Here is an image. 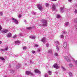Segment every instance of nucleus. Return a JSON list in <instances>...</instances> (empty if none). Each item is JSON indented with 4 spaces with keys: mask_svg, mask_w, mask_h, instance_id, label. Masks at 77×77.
Returning <instances> with one entry per match:
<instances>
[{
    "mask_svg": "<svg viewBox=\"0 0 77 77\" xmlns=\"http://www.w3.org/2000/svg\"><path fill=\"white\" fill-rule=\"evenodd\" d=\"M24 22H25V23H26V20H25Z\"/></svg>",
    "mask_w": 77,
    "mask_h": 77,
    "instance_id": "nucleus-56",
    "label": "nucleus"
},
{
    "mask_svg": "<svg viewBox=\"0 0 77 77\" xmlns=\"http://www.w3.org/2000/svg\"><path fill=\"white\" fill-rule=\"evenodd\" d=\"M11 36H12V34H11V33L9 32L7 35V38H10V37H11Z\"/></svg>",
    "mask_w": 77,
    "mask_h": 77,
    "instance_id": "nucleus-17",
    "label": "nucleus"
},
{
    "mask_svg": "<svg viewBox=\"0 0 77 77\" xmlns=\"http://www.w3.org/2000/svg\"><path fill=\"white\" fill-rule=\"evenodd\" d=\"M8 50V47L7 46H6L5 47V49H1V51H7Z\"/></svg>",
    "mask_w": 77,
    "mask_h": 77,
    "instance_id": "nucleus-6",
    "label": "nucleus"
},
{
    "mask_svg": "<svg viewBox=\"0 0 77 77\" xmlns=\"http://www.w3.org/2000/svg\"><path fill=\"white\" fill-rule=\"evenodd\" d=\"M20 66H21V64L18 63L17 64V65L16 66V68L17 69H19V68H20Z\"/></svg>",
    "mask_w": 77,
    "mask_h": 77,
    "instance_id": "nucleus-15",
    "label": "nucleus"
},
{
    "mask_svg": "<svg viewBox=\"0 0 77 77\" xmlns=\"http://www.w3.org/2000/svg\"><path fill=\"white\" fill-rule=\"evenodd\" d=\"M41 51V48H38L37 51L38 52H39V51Z\"/></svg>",
    "mask_w": 77,
    "mask_h": 77,
    "instance_id": "nucleus-28",
    "label": "nucleus"
},
{
    "mask_svg": "<svg viewBox=\"0 0 77 77\" xmlns=\"http://www.w3.org/2000/svg\"><path fill=\"white\" fill-rule=\"evenodd\" d=\"M66 11L67 12H68V10L67 9H66Z\"/></svg>",
    "mask_w": 77,
    "mask_h": 77,
    "instance_id": "nucleus-50",
    "label": "nucleus"
},
{
    "mask_svg": "<svg viewBox=\"0 0 77 77\" xmlns=\"http://www.w3.org/2000/svg\"><path fill=\"white\" fill-rule=\"evenodd\" d=\"M17 36V35H14L13 36V38H14V39H15V38H16Z\"/></svg>",
    "mask_w": 77,
    "mask_h": 77,
    "instance_id": "nucleus-25",
    "label": "nucleus"
},
{
    "mask_svg": "<svg viewBox=\"0 0 77 77\" xmlns=\"http://www.w3.org/2000/svg\"><path fill=\"white\" fill-rule=\"evenodd\" d=\"M8 31H9L8 29H4L2 30V32L3 33H6L8 32Z\"/></svg>",
    "mask_w": 77,
    "mask_h": 77,
    "instance_id": "nucleus-9",
    "label": "nucleus"
},
{
    "mask_svg": "<svg viewBox=\"0 0 77 77\" xmlns=\"http://www.w3.org/2000/svg\"><path fill=\"white\" fill-rule=\"evenodd\" d=\"M26 47H24L23 48V50H26Z\"/></svg>",
    "mask_w": 77,
    "mask_h": 77,
    "instance_id": "nucleus-45",
    "label": "nucleus"
},
{
    "mask_svg": "<svg viewBox=\"0 0 77 77\" xmlns=\"http://www.w3.org/2000/svg\"><path fill=\"white\" fill-rule=\"evenodd\" d=\"M63 33L65 34H66V32L65 31H64V32H63Z\"/></svg>",
    "mask_w": 77,
    "mask_h": 77,
    "instance_id": "nucleus-43",
    "label": "nucleus"
},
{
    "mask_svg": "<svg viewBox=\"0 0 77 77\" xmlns=\"http://www.w3.org/2000/svg\"><path fill=\"white\" fill-rule=\"evenodd\" d=\"M57 18H60V16L59 14L57 15Z\"/></svg>",
    "mask_w": 77,
    "mask_h": 77,
    "instance_id": "nucleus-27",
    "label": "nucleus"
},
{
    "mask_svg": "<svg viewBox=\"0 0 77 77\" xmlns=\"http://www.w3.org/2000/svg\"><path fill=\"white\" fill-rule=\"evenodd\" d=\"M60 37L61 38H63V35H60Z\"/></svg>",
    "mask_w": 77,
    "mask_h": 77,
    "instance_id": "nucleus-34",
    "label": "nucleus"
},
{
    "mask_svg": "<svg viewBox=\"0 0 77 77\" xmlns=\"http://www.w3.org/2000/svg\"><path fill=\"white\" fill-rule=\"evenodd\" d=\"M45 77H48V75H47V74H45Z\"/></svg>",
    "mask_w": 77,
    "mask_h": 77,
    "instance_id": "nucleus-48",
    "label": "nucleus"
},
{
    "mask_svg": "<svg viewBox=\"0 0 77 77\" xmlns=\"http://www.w3.org/2000/svg\"><path fill=\"white\" fill-rule=\"evenodd\" d=\"M32 14L33 15H36V13L35 12L33 11L32 12Z\"/></svg>",
    "mask_w": 77,
    "mask_h": 77,
    "instance_id": "nucleus-36",
    "label": "nucleus"
},
{
    "mask_svg": "<svg viewBox=\"0 0 77 77\" xmlns=\"http://www.w3.org/2000/svg\"><path fill=\"white\" fill-rule=\"evenodd\" d=\"M69 1V2H71V1H72V0H68Z\"/></svg>",
    "mask_w": 77,
    "mask_h": 77,
    "instance_id": "nucleus-53",
    "label": "nucleus"
},
{
    "mask_svg": "<svg viewBox=\"0 0 77 77\" xmlns=\"http://www.w3.org/2000/svg\"><path fill=\"white\" fill-rule=\"evenodd\" d=\"M37 7L39 9V10H40V11H42V6H41V5H37Z\"/></svg>",
    "mask_w": 77,
    "mask_h": 77,
    "instance_id": "nucleus-7",
    "label": "nucleus"
},
{
    "mask_svg": "<svg viewBox=\"0 0 77 77\" xmlns=\"http://www.w3.org/2000/svg\"><path fill=\"white\" fill-rule=\"evenodd\" d=\"M25 73L26 75H29L30 74L31 75H33V74L31 72L29 71H26L25 72Z\"/></svg>",
    "mask_w": 77,
    "mask_h": 77,
    "instance_id": "nucleus-4",
    "label": "nucleus"
},
{
    "mask_svg": "<svg viewBox=\"0 0 77 77\" xmlns=\"http://www.w3.org/2000/svg\"><path fill=\"white\" fill-rule=\"evenodd\" d=\"M0 14L1 16H2L3 15V13L2 12H0Z\"/></svg>",
    "mask_w": 77,
    "mask_h": 77,
    "instance_id": "nucleus-44",
    "label": "nucleus"
},
{
    "mask_svg": "<svg viewBox=\"0 0 77 77\" xmlns=\"http://www.w3.org/2000/svg\"><path fill=\"white\" fill-rule=\"evenodd\" d=\"M12 20H13V21L14 23L16 24H18V21L17 20L15 19V18L13 17L12 18Z\"/></svg>",
    "mask_w": 77,
    "mask_h": 77,
    "instance_id": "nucleus-2",
    "label": "nucleus"
},
{
    "mask_svg": "<svg viewBox=\"0 0 77 77\" xmlns=\"http://www.w3.org/2000/svg\"><path fill=\"white\" fill-rule=\"evenodd\" d=\"M45 38L44 37L42 39L41 41L42 42H43L44 44H45Z\"/></svg>",
    "mask_w": 77,
    "mask_h": 77,
    "instance_id": "nucleus-14",
    "label": "nucleus"
},
{
    "mask_svg": "<svg viewBox=\"0 0 77 77\" xmlns=\"http://www.w3.org/2000/svg\"><path fill=\"white\" fill-rule=\"evenodd\" d=\"M32 53L33 54H35V51H32Z\"/></svg>",
    "mask_w": 77,
    "mask_h": 77,
    "instance_id": "nucleus-38",
    "label": "nucleus"
},
{
    "mask_svg": "<svg viewBox=\"0 0 77 77\" xmlns=\"http://www.w3.org/2000/svg\"><path fill=\"white\" fill-rule=\"evenodd\" d=\"M63 46L65 48H66L67 47H68V44H67V42H64L63 44Z\"/></svg>",
    "mask_w": 77,
    "mask_h": 77,
    "instance_id": "nucleus-5",
    "label": "nucleus"
},
{
    "mask_svg": "<svg viewBox=\"0 0 77 77\" xmlns=\"http://www.w3.org/2000/svg\"><path fill=\"white\" fill-rule=\"evenodd\" d=\"M45 6L47 8H49V6H50V4L48 3H46L45 4Z\"/></svg>",
    "mask_w": 77,
    "mask_h": 77,
    "instance_id": "nucleus-19",
    "label": "nucleus"
},
{
    "mask_svg": "<svg viewBox=\"0 0 77 77\" xmlns=\"http://www.w3.org/2000/svg\"><path fill=\"white\" fill-rule=\"evenodd\" d=\"M39 46V45H35L34 46V48H35V47H38V46Z\"/></svg>",
    "mask_w": 77,
    "mask_h": 77,
    "instance_id": "nucleus-29",
    "label": "nucleus"
},
{
    "mask_svg": "<svg viewBox=\"0 0 77 77\" xmlns=\"http://www.w3.org/2000/svg\"><path fill=\"white\" fill-rule=\"evenodd\" d=\"M62 69L63 71H65L66 69L63 67H62Z\"/></svg>",
    "mask_w": 77,
    "mask_h": 77,
    "instance_id": "nucleus-35",
    "label": "nucleus"
},
{
    "mask_svg": "<svg viewBox=\"0 0 77 77\" xmlns=\"http://www.w3.org/2000/svg\"><path fill=\"white\" fill-rule=\"evenodd\" d=\"M19 36H23V34L21 33H20L19 34Z\"/></svg>",
    "mask_w": 77,
    "mask_h": 77,
    "instance_id": "nucleus-32",
    "label": "nucleus"
},
{
    "mask_svg": "<svg viewBox=\"0 0 77 77\" xmlns=\"http://www.w3.org/2000/svg\"><path fill=\"white\" fill-rule=\"evenodd\" d=\"M56 43L57 45H59V42H56Z\"/></svg>",
    "mask_w": 77,
    "mask_h": 77,
    "instance_id": "nucleus-40",
    "label": "nucleus"
},
{
    "mask_svg": "<svg viewBox=\"0 0 77 77\" xmlns=\"http://www.w3.org/2000/svg\"><path fill=\"white\" fill-rule=\"evenodd\" d=\"M30 63H31V64H32V63H34V62H32V61H30Z\"/></svg>",
    "mask_w": 77,
    "mask_h": 77,
    "instance_id": "nucleus-42",
    "label": "nucleus"
},
{
    "mask_svg": "<svg viewBox=\"0 0 77 77\" xmlns=\"http://www.w3.org/2000/svg\"><path fill=\"white\" fill-rule=\"evenodd\" d=\"M63 9H64V8H63L62 7H61L60 8V11L61 12L63 13V12H64V11H63Z\"/></svg>",
    "mask_w": 77,
    "mask_h": 77,
    "instance_id": "nucleus-18",
    "label": "nucleus"
},
{
    "mask_svg": "<svg viewBox=\"0 0 77 77\" xmlns=\"http://www.w3.org/2000/svg\"><path fill=\"white\" fill-rule=\"evenodd\" d=\"M52 5V9L53 11H56V5L54 4H51Z\"/></svg>",
    "mask_w": 77,
    "mask_h": 77,
    "instance_id": "nucleus-3",
    "label": "nucleus"
},
{
    "mask_svg": "<svg viewBox=\"0 0 77 77\" xmlns=\"http://www.w3.org/2000/svg\"><path fill=\"white\" fill-rule=\"evenodd\" d=\"M2 26H1V25H0V31H1L2 29Z\"/></svg>",
    "mask_w": 77,
    "mask_h": 77,
    "instance_id": "nucleus-47",
    "label": "nucleus"
},
{
    "mask_svg": "<svg viewBox=\"0 0 77 77\" xmlns=\"http://www.w3.org/2000/svg\"><path fill=\"white\" fill-rule=\"evenodd\" d=\"M48 53H52V51H51V50H49L48 51Z\"/></svg>",
    "mask_w": 77,
    "mask_h": 77,
    "instance_id": "nucleus-33",
    "label": "nucleus"
},
{
    "mask_svg": "<svg viewBox=\"0 0 77 77\" xmlns=\"http://www.w3.org/2000/svg\"><path fill=\"white\" fill-rule=\"evenodd\" d=\"M42 21L43 23L42 26H47V21L45 20H42Z\"/></svg>",
    "mask_w": 77,
    "mask_h": 77,
    "instance_id": "nucleus-1",
    "label": "nucleus"
},
{
    "mask_svg": "<svg viewBox=\"0 0 77 77\" xmlns=\"http://www.w3.org/2000/svg\"><path fill=\"white\" fill-rule=\"evenodd\" d=\"M27 29L28 30H31L32 29V28L31 27H28L27 28Z\"/></svg>",
    "mask_w": 77,
    "mask_h": 77,
    "instance_id": "nucleus-30",
    "label": "nucleus"
},
{
    "mask_svg": "<svg viewBox=\"0 0 77 77\" xmlns=\"http://www.w3.org/2000/svg\"><path fill=\"white\" fill-rule=\"evenodd\" d=\"M4 77H7V76H5Z\"/></svg>",
    "mask_w": 77,
    "mask_h": 77,
    "instance_id": "nucleus-58",
    "label": "nucleus"
},
{
    "mask_svg": "<svg viewBox=\"0 0 77 77\" xmlns=\"http://www.w3.org/2000/svg\"><path fill=\"white\" fill-rule=\"evenodd\" d=\"M75 6L77 8V4L75 5Z\"/></svg>",
    "mask_w": 77,
    "mask_h": 77,
    "instance_id": "nucleus-55",
    "label": "nucleus"
},
{
    "mask_svg": "<svg viewBox=\"0 0 77 77\" xmlns=\"http://www.w3.org/2000/svg\"><path fill=\"white\" fill-rule=\"evenodd\" d=\"M55 56H58V54L57 53H55Z\"/></svg>",
    "mask_w": 77,
    "mask_h": 77,
    "instance_id": "nucleus-39",
    "label": "nucleus"
},
{
    "mask_svg": "<svg viewBox=\"0 0 77 77\" xmlns=\"http://www.w3.org/2000/svg\"><path fill=\"white\" fill-rule=\"evenodd\" d=\"M69 23L68 22H66L64 23V26L65 27H68L69 26Z\"/></svg>",
    "mask_w": 77,
    "mask_h": 77,
    "instance_id": "nucleus-10",
    "label": "nucleus"
},
{
    "mask_svg": "<svg viewBox=\"0 0 77 77\" xmlns=\"http://www.w3.org/2000/svg\"><path fill=\"white\" fill-rule=\"evenodd\" d=\"M10 72H11V73H12V74H13L14 72V71L13 69H11L10 70Z\"/></svg>",
    "mask_w": 77,
    "mask_h": 77,
    "instance_id": "nucleus-22",
    "label": "nucleus"
},
{
    "mask_svg": "<svg viewBox=\"0 0 77 77\" xmlns=\"http://www.w3.org/2000/svg\"><path fill=\"white\" fill-rule=\"evenodd\" d=\"M72 60H73L74 61V58H72Z\"/></svg>",
    "mask_w": 77,
    "mask_h": 77,
    "instance_id": "nucleus-54",
    "label": "nucleus"
},
{
    "mask_svg": "<svg viewBox=\"0 0 77 77\" xmlns=\"http://www.w3.org/2000/svg\"><path fill=\"white\" fill-rule=\"evenodd\" d=\"M35 38H36L35 36H30L29 37V38H30V39H35Z\"/></svg>",
    "mask_w": 77,
    "mask_h": 77,
    "instance_id": "nucleus-13",
    "label": "nucleus"
},
{
    "mask_svg": "<svg viewBox=\"0 0 77 77\" xmlns=\"http://www.w3.org/2000/svg\"><path fill=\"white\" fill-rule=\"evenodd\" d=\"M55 74H58V72L56 71L55 72Z\"/></svg>",
    "mask_w": 77,
    "mask_h": 77,
    "instance_id": "nucleus-49",
    "label": "nucleus"
},
{
    "mask_svg": "<svg viewBox=\"0 0 77 77\" xmlns=\"http://www.w3.org/2000/svg\"><path fill=\"white\" fill-rule=\"evenodd\" d=\"M35 71L36 73H38V74H41V72L39 71V70L35 69Z\"/></svg>",
    "mask_w": 77,
    "mask_h": 77,
    "instance_id": "nucleus-16",
    "label": "nucleus"
},
{
    "mask_svg": "<svg viewBox=\"0 0 77 77\" xmlns=\"http://www.w3.org/2000/svg\"><path fill=\"white\" fill-rule=\"evenodd\" d=\"M56 48L57 52H58V51H59V47H58V46L57 45L56 46Z\"/></svg>",
    "mask_w": 77,
    "mask_h": 77,
    "instance_id": "nucleus-20",
    "label": "nucleus"
},
{
    "mask_svg": "<svg viewBox=\"0 0 77 77\" xmlns=\"http://www.w3.org/2000/svg\"><path fill=\"white\" fill-rule=\"evenodd\" d=\"M69 66L70 68H72V64L71 63H70L69 64Z\"/></svg>",
    "mask_w": 77,
    "mask_h": 77,
    "instance_id": "nucleus-23",
    "label": "nucleus"
},
{
    "mask_svg": "<svg viewBox=\"0 0 77 77\" xmlns=\"http://www.w3.org/2000/svg\"><path fill=\"white\" fill-rule=\"evenodd\" d=\"M46 45L47 47H49V45L48 44V43H47L46 44Z\"/></svg>",
    "mask_w": 77,
    "mask_h": 77,
    "instance_id": "nucleus-41",
    "label": "nucleus"
},
{
    "mask_svg": "<svg viewBox=\"0 0 77 77\" xmlns=\"http://www.w3.org/2000/svg\"><path fill=\"white\" fill-rule=\"evenodd\" d=\"M51 71H48V73L49 75H51Z\"/></svg>",
    "mask_w": 77,
    "mask_h": 77,
    "instance_id": "nucleus-24",
    "label": "nucleus"
},
{
    "mask_svg": "<svg viewBox=\"0 0 77 77\" xmlns=\"http://www.w3.org/2000/svg\"><path fill=\"white\" fill-rule=\"evenodd\" d=\"M9 68H11V64H10L9 65Z\"/></svg>",
    "mask_w": 77,
    "mask_h": 77,
    "instance_id": "nucleus-51",
    "label": "nucleus"
},
{
    "mask_svg": "<svg viewBox=\"0 0 77 77\" xmlns=\"http://www.w3.org/2000/svg\"><path fill=\"white\" fill-rule=\"evenodd\" d=\"M53 66L54 68H56V69H57V68H58V66L56 63L54 64L53 65Z\"/></svg>",
    "mask_w": 77,
    "mask_h": 77,
    "instance_id": "nucleus-11",
    "label": "nucleus"
},
{
    "mask_svg": "<svg viewBox=\"0 0 77 77\" xmlns=\"http://www.w3.org/2000/svg\"><path fill=\"white\" fill-rule=\"evenodd\" d=\"M51 0V1H57V0Z\"/></svg>",
    "mask_w": 77,
    "mask_h": 77,
    "instance_id": "nucleus-52",
    "label": "nucleus"
},
{
    "mask_svg": "<svg viewBox=\"0 0 77 77\" xmlns=\"http://www.w3.org/2000/svg\"><path fill=\"white\" fill-rule=\"evenodd\" d=\"M21 15L20 14L19 15L18 17L21 18Z\"/></svg>",
    "mask_w": 77,
    "mask_h": 77,
    "instance_id": "nucleus-46",
    "label": "nucleus"
},
{
    "mask_svg": "<svg viewBox=\"0 0 77 77\" xmlns=\"http://www.w3.org/2000/svg\"><path fill=\"white\" fill-rule=\"evenodd\" d=\"M0 59L3 60V62H5V58H3L2 57H0Z\"/></svg>",
    "mask_w": 77,
    "mask_h": 77,
    "instance_id": "nucleus-21",
    "label": "nucleus"
},
{
    "mask_svg": "<svg viewBox=\"0 0 77 77\" xmlns=\"http://www.w3.org/2000/svg\"><path fill=\"white\" fill-rule=\"evenodd\" d=\"M73 21L74 23H77V19H74Z\"/></svg>",
    "mask_w": 77,
    "mask_h": 77,
    "instance_id": "nucleus-31",
    "label": "nucleus"
},
{
    "mask_svg": "<svg viewBox=\"0 0 77 77\" xmlns=\"http://www.w3.org/2000/svg\"><path fill=\"white\" fill-rule=\"evenodd\" d=\"M69 76H70V77H72V73H71V72H69Z\"/></svg>",
    "mask_w": 77,
    "mask_h": 77,
    "instance_id": "nucleus-26",
    "label": "nucleus"
},
{
    "mask_svg": "<svg viewBox=\"0 0 77 77\" xmlns=\"http://www.w3.org/2000/svg\"><path fill=\"white\" fill-rule=\"evenodd\" d=\"M74 12H75V13L76 14L77 13V9H75V10Z\"/></svg>",
    "mask_w": 77,
    "mask_h": 77,
    "instance_id": "nucleus-37",
    "label": "nucleus"
},
{
    "mask_svg": "<svg viewBox=\"0 0 77 77\" xmlns=\"http://www.w3.org/2000/svg\"><path fill=\"white\" fill-rule=\"evenodd\" d=\"M2 42L1 41H0V44H2Z\"/></svg>",
    "mask_w": 77,
    "mask_h": 77,
    "instance_id": "nucleus-57",
    "label": "nucleus"
},
{
    "mask_svg": "<svg viewBox=\"0 0 77 77\" xmlns=\"http://www.w3.org/2000/svg\"><path fill=\"white\" fill-rule=\"evenodd\" d=\"M15 43L16 45H20V41H15Z\"/></svg>",
    "mask_w": 77,
    "mask_h": 77,
    "instance_id": "nucleus-12",
    "label": "nucleus"
},
{
    "mask_svg": "<svg viewBox=\"0 0 77 77\" xmlns=\"http://www.w3.org/2000/svg\"><path fill=\"white\" fill-rule=\"evenodd\" d=\"M64 59H66V61L68 62H69L70 61H71V60H70V59L69 58H68V57L65 56H64Z\"/></svg>",
    "mask_w": 77,
    "mask_h": 77,
    "instance_id": "nucleus-8",
    "label": "nucleus"
}]
</instances>
